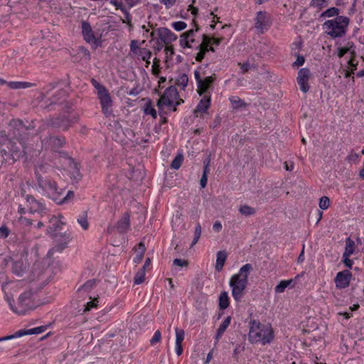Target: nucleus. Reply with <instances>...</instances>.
<instances>
[{"instance_id":"obj_23","label":"nucleus","mask_w":364,"mask_h":364,"mask_svg":"<svg viewBox=\"0 0 364 364\" xmlns=\"http://www.w3.org/2000/svg\"><path fill=\"white\" fill-rule=\"evenodd\" d=\"M45 326H39L33 328L26 331L20 330L16 332L14 334H12L13 338H19L25 335H32V334H39L43 333L45 331Z\"/></svg>"},{"instance_id":"obj_55","label":"nucleus","mask_w":364,"mask_h":364,"mask_svg":"<svg viewBox=\"0 0 364 364\" xmlns=\"http://www.w3.org/2000/svg\"><path fill=\"white\" fill-rule=\"evenodd\" d=\"M9 230L6 226L0 227V237L6 238L9 235Z\"/></svg>"},{"instance_id":"obj_29","label":"nucleus","mask_w":364,"mask_h":364,"mask_svg":"<svg viewBox=\"0 0 364 364\" xmlns=\"http://www.w3.org/2000/svg\"><path fill=\"white\" fill-rule=\"evenodd\" d=\"M10 126L14 129H16L18 134H20L21 132H24L27 129L26 126L20 119H12L10 122Z\"/></svg>"},{"instance_id":"obj_34","label":"nucleus","mask_w":364,"mask_h":364,"mask_svg":"<svg viewBox=\"0 0 364 364\" xmlns=\"http://www.w3.org/2000/svg\"><path fill=\"white\" fill-rule=\"evenodd\" d=\"M239 212L245 216L253 215L256 213L255 210L253 208L247 205H241L239 208Z\"/></svg>"},{"instance_id":"obj_13","label":"nucleus","mask_w":364,"mask_h":364,"mask_svg":"<svg viewBox=\"0 0 364 364\" xmlns=\"http://www.w3.org/2000/svg\"><path fill=\"white\" fill-rule=\"evenodd\" d=\"M26 200L29 205V212L31 213H45V210H46L45 205L41 201L37 200L33 196L26 195Z\"/></svg>"},{"instance_id":"obj_48","label":"nucleus","mask_w":364,"mask_h":364,"mask_svg":"<svg viewBox=\"0 0 364 364\" xmlns=\"http://www.w3.org/2000/svg\"><path fill=\"white\" fill-rule=\"evenodd\" d=\"M161 333L159 330H157L156 331H155L153 337L150 340V344L151 346H154L156 343H159L161 341Z\"/></svg>"},{"instance_id":"obj_16","label":"nucleus","mask_w":364,"mask_h":364,"mask_svg":"<svg viewBox=\"0 0 364 364\" xmlns=\"http://www.w3.org/2000/svg\"><path fill=\"white\" fill-rule=\"evenodd\" d=\"M198 31V28L196 29H190L188 31L182 33L180 37V45L183 48H192V43L195 42L193 38L196 32Z\"/></svg>"},{"instance_id":"obj_59","label":"nucleus","mask_w":364,"mask_h":364,"mask_svg":"<svg viewBox=\"0 0 364 364\" xmlns=\"http://www.w3.org/2000/svg\"><path fill=\"white\" fill-rule=\"evenodd\" d=\"M95 284V282L94 280L87 281L81 287V289L85 290H89L92 288Z\"/></svg>"},{"instance_id":"obj_51","label":"nucleus","mask_w":364,"mask_h":364,"mask_svg":"<svg viewBox=\"0 0 364 364\" xmlns=\"http://www.w3.org/2000/svg\"><path fill=\"white\" fill-rule=\"evenodd\" d=\"M356 55L355 56L351 55L350 59L348 61L349 68L351 70V72H353L357 68L358 61L355 60Z\"/></svg>"},{"instance_id":"obj_24","label":"nucleus","mask_w":364,"mask_h":364,"mask_svg":"<svg viewBox=\"0 0 364 364\" xmlns=\"http://www.w3.org/2000/svg\"><path fill=\"white\" fill-rule=\"evenodd\" d=\"M231 322V317L228 316L225 318V320L222 322V323L220 325L217 333L215 335V343H217L224 332L226 331L228 327L230 326Z\"/></svg>"},{"instance_id":"obj_57","label":"nucleus","mask_w":364,"mask_h":364,"mask_svg":"<svg viewBox=\"0 0 364 364\" xmlns=\"http://www.w3.org/2000/svg\"><path fill=\"white\" fill-rule=\"evenodd\" d=\"M159 1L161 4H164L166 9H169L175 4L176 0H159Z\"/></svg>"},{"instance_id":"obj_41","label":"nucleus","mask_w":364,"mask_h":364,"mask_svg":"<svg viewBox=\"0 0 364 364\" xmlns=\"http://www.w3.org/2000/svg\"><path fill=\"white\" fill-rule=\"evenodd\" d=\"M62 85H65V83H64L63 81H60V80H55V81L50 82L48 85L47 89L48 90H55V89H58L59 90H64L65 87H63Z\"/></svg>"},{"instance_id":"obj_52","label":"nucleus","mask_w":364,"mask_h":364,"mask_svg":"<svg viewBox=\"0 0 364 364\" xmlns=\"http://www.w3.org/2000/svg\"><path fill=\"white\" fill-rule=\"evenodd\" d=\"M48 168L43 164H40L36 167V180H38V176H42V173L47 172Z\"/></svg>"},{"instance_id":"obj_38","label":"nucleus","mask_w":364,"mask_h":364,"mask_svg":"<svg viewBox=\"0 0 364 364\" xmlns=\"http://www.w3.org/2000/svg\"><path fill=\"white\" fill-rule=\"evenodd\" d=\"M188 82V77L187 75L183 74L178 77L176 80V85H178L181 89L184 90L187 86Z\"/></svg>"},{"instance_id":"obj_54","label":"nucleus","mask_w":364,"mask_h":364,"mask_svg":"<svg viewBox=\"0 0 364 364\" xmlns=\"http://www.w3.org/2000/svg\"><path fill=\"white\" fill-rule=\"evenodd\" d=\"M139 47L138 46V41L136 40H132L130 43V50L134 53L137 54L139 50Z\"/></svg>"},{"instance_id":"obj_53","label":"nucleus","mask_w":364,"mask_h":364,"mask_svg":"<svg viewBox=\"0 0 364 364\" xmlns=\"http://www.w3.org/2000/svg\"><path fill=\"white\" fill-rule=\"evenodd\" d=\"M194 76L197 81L198 87H205L204 85H203V82H202V80L203 77H201L200 72L198 70H195Z\"/></svg>"},{"instance_id":"obj_43","label":"nucleus","mask_w":364,"mask_h":364,"mask_svg":"<svg viewBox=\"0 0 364 364\" xmlns=\"http://www.w3.org/2000/svg\"><path fill=\"white\" fill-rule=\"evenodd\" d=\"M176 332V343L182 344L183 341L185 337V332L183 329H180L178 328H175Z\"/></svg>"},{"instance_id":"obj_61","label":"nucleus","mask_w":364,"mask_h":364,"mask_svg":"<svg viewBox=\"0 0 364 364\" xmlns=\"http://www.w3.org/2000/svg\"><path fill=\"white\" fill-rule=\"evenodd\" d=\"M139 247L141 248V252L140 254L137 255V256L134 259L135 262H140L142 259L143 255H144V253L145 251L144 246L141 242L139 244Z\"/></svg>"},{"instance_id":"obj_47","label":"nucleus","mask_w":364,"mask_h":364,"mask_svg":"<svg viewBox=\"0 0 364 364\" xmlns=\"http://www.w3.org/2000/svg\"><path fill=\"white\" fill-rule=\"evenodd\" d=\"M144 112L146 114H150L154 118H156L157 114L156 109L151 106L150 103L146 105L144 108Z\"/></svg>"},{"instance_id":"obj_3","label":"nucleus","mask_w":364,"mask_h":364,"mask_svg":"<svg viewBox=\"0 0 364 364\" xmlns=\"http://www.w3.org/2000/svg\"><path fill=\"white\" fill-rule=\"evenodd\" d=\"M63 218V216L61 214H58V216L53 215L49 220L50 226L48 228L47 232L48 234L52 235L55 242H56V245L48 252V255L50 256L56 252H62L67 247V245L70 240L69 235L66 233L53 234V232L56 230H60L62 226L65 224V223L62 220Z\"/></svg>"},{"instance_id":"obj_25","label":"nucleus","mask_w":364,"mask_h":364,"mask_svg":"<svg viewBox=\"0 0 364 364\" xmlns=\"http://www.w3.org/2000/svg\"><path fill=\"white\" fill-rule=\"evenodd\" d=\"M227 259V253L225 251H219L217 253L216 258V264H215V270L217 272H220L225 263Z\"/></svg>"},{"instance_id":"obj_11","label":"nucleus","mask_w":364,"mask_h":364,"mask_svg":"<svg viewBox=\"0 0 364 364\" xmlns=\"http://www.w3.org/2000/svg\"><path fill=\"white\" fill-rule=\"evenodd\" d=\"M352 276V273L348 269L338 272L335 278L336 287L340 289L347 288L350 284Z\"/></svg>"},{"instance_id":"obj_50","label":"nucleus","mask_w":364,"mask_h":364,"mask_svg":"<svg viewBox=\"0 0 364 364\" xmlns=\"http://www.w3.org/2000/svg\"><path fill=\"white\" fill-rule=\"evenodd\" d=\"M172 26L176 31H181L186 28L187 24L184 21H176L172 23Z\"/></svg>"},{"instance_id":"obj_56","label":"nucleus","mask_w":364,"mask_h":364,"mask_svg":"<svg viewBox=\"0 0 364 364\" xmlns=\"http://www.w3.org/2000/svg\"><path fill=\"white\" fill-rule=\"evenodd\" d=\"M97 302V299H95V300L87 302V304L85 306L83 311L86 312V311H90L92 308L96 307Z\"/></svg>"},{"instance_id":"obj_27","label":"nucleus","mask_w":364,"mask_h":364,"mask_svg":"<svg viewBox=\"0 0 364 364\" xmlns=\"http://www.w3.org/2000/svg\"><path fill=\"white\" fill-rule=\"evenodd\" d=\"M215 80V74H213L211 76L204 77L202 80V82H203V85H204V87H198V89H199L198 91H206L208 89H211L212 85Z\"/></svg>"},{"instance_id":"obj_60","label":"nucleus","mask_w":364,"mask_h":364,"mask_svg":"<svg viewBox=\"0 0 364 364\" xmlns=\"http://www.w3.org/2000/svg\"><path fill=\"white\" fill-rule=\"evenodd\" d=\"M305 59L303 55H297L296 60L293 63L294 66H301L304 63Z\"/></svg>"},{"instance_id":"obj_36","label":"nucleus","mask_w":364,"mask_h":364,"mask_svg":"<svg viewBox=\"0 0 364 364\" xmlns=\"http://www.w3.org/2000/svg\"><path fill=\"white\" fill-rule=\"evenodd\" d=\"M328 0H311L309 6L318 10H321L328 5Z\"/></svg>"},{"instance_id":"obj_35","label":"nucleus","mask_w":364,"mask_h":364,"mask_svg":"<svg viewBox=\"0 0 364 364\" xmlns=\"http://www.w3.org/2000/svg\"><path fill=\"white\" fill-rule=\"evenodd\" d=\"M24 269L25 268L23 267L22 262L18 261L14 262L12 266V271L15 274H16L17 276L22 275L23 272H24Z\"/></svg>"},{"instance_id":"obj_9","label":"nucleus","mask_w":364,"mask_h":364,"mask_svg":"<svg viewBox=\"0 0 364 364\" xmlns=\"http://www.w3.org/2000/svg\"><path fill=\"white\" fill-rule=\"evenodd\" d=\"M77 119L78 117L76 114H72L51 119L49 124L53 127H58L65 130L69 128L71 124L77 122Z\"/></svg>"},{"instance_id":"obj_7","label":"nucleus","mask_w":364,"mask_h":364,"mask_svg":"<svg viewBox=\"0 0 364 364\" xmlns=\"http://www.w3.org/2000/svg\"><path fill=\"white\" fill-rule=\"evenodd\" d=\"M178 92H164V95L157 102L159 109L167 108L169 110L176 111V106L183 102L182 100H178Z\"/></svg>"},{"instance_id":"obj_2","label":"nucleus","mask_w":364,"mask_h":364,"mask_svg":"<svg viewBox=\"0 0 364 364\" xmlns=\"http://www.w3.org/2000/svg\"><path fill=\"white\" fill-rule=\"evenodd\" d=\"M252 270V265L247 263L240 267L237 274L231 277L229 285L232 289V296L236 301H240L244 296L248 284V277Z\"/></svg>"},{"instance_id":"obj_12","label":"nucleus","mask_w":364,"mask_h":364,"mask_svg":"<svg viewBox=\"0 0 364 364\" xmlns=\"http://www.w3.org/2000/svg\"><path fill=\"white\" fill-rule=\"evenodd\" d=\"M65 144V139L55 136H48L42 140L43 146L46 149L57 150Z\"/></svg>"},{"instance_id":"obj_44","label":"nucleus","mask_w":364,"mask_h":364,"mask_svg":"<svg viewBox=\"0 0 364 364\" xmlns=\"http://www.w3.org/2000/svg\"><path fill=\"white\" fill-rule=\"evenodd\" d=\"M200 235H201V226H200V223H198L195 228L194 238H193L192 244L191 245V247H193L198 242V241L200 237Z\"/></svg>"},{"instance_id":"obj_18","label":"nucleus","mask_w":364,"mask_h":364,"mask_svg":"<svg viewBox=\"0 0 364 364\" xmlns=\"http://www.w3.org/2000/svg\"><path fill=\"white\" fill-rule=\"evenodd\" d=\"M309 75L310 71L307 68H302L298 73L297 82L301 91H308L309 89L308 84Z\"/></svg>"},{"instance_id":"obj_28","label":"nucleus","mask_w":364,"mask_h":364,"mask_svg":"<svg viewBox=\"0 0 364 364\" xmlns=\"http://www.w3.org/2000/svg\"><path fill=\"white\" fill-rule=\"evenodd\" d=\"M355 250V242L350 237H348L346 240V248L343 253V257L350 256Z\"/></svg>"},{"instance_id":"obj_33","label":"nucleus","mask_w":364,"mask_h":364,"mask_svg":"<svg viewBox=\"0 0 364 364\" xmlns=\"http://www.w3.org/2000/svg\"><path fill=\"white\" fill-rule=\"evenodd\" d=\"M183 161V155L182 153H178L174 159L172 161L171 167L173 169L178 170L181 166Z\"/></svg>"},{"instance_id":"obj_32","label":"nucleus","mask_w":364,"mask_h":364,"mask_svg":"<svg viewBox=\"0 0 364 364\" xmlns=\"http://www.w3.org/2000/svg\"><path fill=\"white\" fill-rule=\"evenodd\" d=\"M77 222L80 225L83 230H87L89 228V223L87 220V212H83L80 214L77 219Z\"/></svg>"},{"instance_id":"obj_30","label":"nucleus","mask_w":364,"mask_h":364,"mask_svg":"<svg viewBox=\"0 0 364 364\" xmlns=\"http://www.w3.org/2000/svg\"><path fill=\"white\" fill-rule=\"evenodd\" d=\"M229 306V296L226 291H223L219 296V306L221 309H225Z\"/></svg>"},{"instance_id":"obj_1","label":"nucleus","mask_w":364,"mask_h":364,"mask_svg":"<svg viewBox=\"0 0 364 364\" xmlns=\"http://www.w3.org/2000/svg\"><path fill=\"white\" fill-rule=\"evenodd\" d=\"M248 340L251 343H261L264 346L270 343L274 333L269 323L263 324L256 320H250L249 322Z\"/></svg>"},{"instance_id":"obj_17","label":"nucleus","mask_w":364,"mask_h":364,"mask_svg":"<svg viewBox=\"0 0 364 364\" xmlns=\"http://www.w3.org/2000/svg\"><path fill=\"white\" fill-rule=\"evenodd\" d=\"M0 84L4 85L6 84L9 89L11 90H23L31 88L36 86V83H31L29 82H21V81H16V82H6L4 79L0 78Z\"/></svg>"},{"instance_id":"obj_10","label":"nucleus","mask_w":364,"mask_h":364,"mask_svg":"<svg viewBox=\"0 0 364 364\" xmlns=\"http://www.w3.org/2000/svg\"><path fill=\"white\" fill-rule=\"evenodd\" d=\"M210 44L209 36L203 34L202 36V42L196 47V49L199 50L195 57L196 61L201 62L205 53L208 51L215 52L214 48L210 46Z\"/></svg>"},{"instance_id":"obj_14","label":"nucleus","mask_w":364,"mask_h":364,"mask_svg":"<svg viewBox=\"0 0 364 364\" xmlns=\"http://www.w3.org/2000/svg\"><path fill=\"white\" fill-rule=\"evenodd\" d=\"M156 32L159 38L165 45H168L175 41L177 38L175 33H173L170 29L165 27L159 28Z\"/></svg>"},{"instance_id":"obj_31","label":"nucleus","mask_w":364,"mask_h":364,"mask_svg":"<svg viewBox=\"0 0 364 364\" xmlns=\"http://www.w3.org/2000/svg\"><path fill=\"white\" fill-rule=\"evenodd\" d=\"M340 14V9L336 7H331L328 9H326L325 11H323L321 14V18H326V17H333V16H339L338 14Z\"/></svg>"},{"instance_id":"obj_62","label":"nucleus","mask_w":364,"mask_h":364,"mask_svg":"<svg viewBox=\"0 0 364 364\" xmlns=\"http://www.w3.org/2000/svg\"><path fill=\"white\" fill-rule=\"evenodd\" d=\"M209 39L210 41V43L218 46L221 43V42L223 41V38H215V37H209Z\"/></svg>"},{"instance_id":"obj_15","label":"nucleus","mask_w":364,"mask_h":364,"mask_svg":"<svg viewBox=\"0 0 364 364\" xmlns=\"http://www.w3.org/2000/svg\"><path fill=\"white\" fill-rule=\"evenodd\" d=\"M98 94L103 112L106 115H110L112 112V100L109 92H98Z\"/></svg>"},{"instance_id":"obj_58","label":"nucleus","mask_w":364,"mask_h":364,"mask_svg":"<svg viewBox=\"0 0 364 364\" xmlns=\"http://www.w3.org/2000/svg\"><path fill=\"white\" fill-rule=\"evenodd\" d=\"M173 265L178 267H186L188 265V262L186 260H183L181 259H175L173 262Z\"/></svg>"},{"instance_id":"obj_4","label":"nucleus","mask_w":364,"mask_h":364,"mask_svg":"<svg viewBox=\"0 0 364 364\" xmlns=\"http://www.w3.org/2000/svg\"><path fill=\"white\" fill-rule=\"evenodd\" d=\"M350 19L347 16H340L334 19L328 20L323 23V28L327 35L333 38L343 37L346 35Z\"/></svg>"},{"instance_id":"obj_49","label":"nucleus","mask_w":364,"mask_h":364,"mask_svg":"<svg viewBox=\"0 0 364 364\" xmlns=\"http://www.w3.org/2000/svg\"><path fill=\"white\" fill-rule=\"evenodd\" d=\"M18 223L23 228L29 227L33 224V221L31 219L23 216L18 218Z\"/></svg>"},{"instance_id":"obj_46","label":"nucleus","mask_w":364,"mask_h":364,"mask_svg":"<svg viewBox=\"0 0 364 364\" xmlns=\"http://www.w3.org/2000/svg\"><path fill=\"white\" fill-rule=\"evenodd\" d=\"M230 100L234 109H237L245 105V104L239 97H232Z\"/></svg>"},{"instance_id":"obj_20","label":"nucleus","mask_w":364,"mask_h":364,"mask_svg":"<svg viewBox=\"0 0 364 364\" xmlns=\"http://www.w3.org/2000/svg\"><path fill=\"white\" fill-rule=\"evenodd\" d=\"M116 228L120 233L127 232L130 228L129 215L125 213L122 218L117 222Z\"/></svg>"},{"instance_id":"obj_22","label":"nucleus","mask_w":364,"mask_h":364,"mask_svg":"<svg viewBox=\"0 0 364 364\" xmlns=\"http://www.w3.org/2000/svg\"><path fill=\"white\" fill-rule=\"evenodd\" d=\"M337 55L339 58L344 56L345 54L350 53V56L355 55V45L353 42L348 41L343 47H338L337 48Z\"/></svg>"},{"instance_id":"obj_64","label":"nucleus","mask_w":364,"mask_h":364,"mask_svg":"<svg viewBox=\"0 0 364 364\" xmlns=\"http://www.w3.org/2000/svg\"><path fill=\"white\" fill-rule=\"evenodd\" d=\"M350 256L343 257V263L348 268H352L353 264V262L352 259H349Z\"/></svg>"},{"instance_id":"obj_8","label":"nucleus","mask_w":364,"mask_h":364,"mask_svg":"<svg viewBox=\"0 0 364 364\" xmlns=\"http://www.w3.org/2000/svg\"><path fill=\"white\" fill-rule=\"evenodd\" d=\"M272 24L269 15L266 11H258L255 18V28L259 33H263Z\"/></svg>"},{"instance_id":"obj_5","label":"nucleus","mask_w":364,"mask_h":364,"mask_svg":"<svg viewBox=\"0 0 364 364\" xmlns=\"http://www.w3.org/2000/svg\"><path fill=\"white\" fill-rule=\"evenodd\" d=\"M37 186L38 191L55 202L59 201L60 195L64 193V190L59 188L55 181L43 176H38Z\"/></svg>"},{"instance_id":"obj_37","label":"nucleus","mask_w":364,"mask_h":364,"mask_svg":"<svg viewBox=\"0 0 364 364\" xmlns=\"http://www.w3.org/2000/svg\"><path fill=\"white\" fill-rule=\"evenodd\" d=\"M137 54L141 58L142 60L146 61L148 63H149V60L151 57V52L149 50L145 48H140Z\"/></svg>"},{"instance_id":"obj_26","label":"nucleus","mask_w":364,"mask_h":364,"mask_svg":"<svg viewBox=\"0 0 364 364\" xmlns=\"http://www.w3.org/2000/svg\"><path fill=\"white\" fill-rule=\"evenodd\" d=\"M294 284V279L282 280L274 288V291L277 294L283 293L286 288Z\"/></svg>"},{"instance_id":"obj_19","label":"nucleus","mask_w":364,"mask_h":364,"mask_svg":"<svg viewBox=\"0 0 364 364\" xmlns=\"http://www.w3.org/2000/svg\"><path fill=\"white\" fill-rule=\"evenodd\" d=\"M82 33L84 40L87 43H95L96 38L94 35L92 27L87 21H83L82 22Z\"/></svg>"},{"instance_id":"obj_21","label":"nucleus","mask_w":364,"mask_h":364,"mask_svg":"<svg viewBox=\"0 0 364 364\" xmlns=\"http://www.w3.org/2000/svg\"><path fill=\"white\" fill-rule=\"evenodd\" d=\"M210 96L205 95L197 105L195 113H206L210 105Z\"/></svg>"},{"instance_id":"obj_39","label":"nucleus","mask_w":364,"mask_h":364,"mask_svg":"<svg viewBox=\"0 0 364 364\" xmlns=\"http://www.w3.org/2000/svg\"><path fill=\"white\" fill-rule=\"evenodd\" d=\"M145 278V271L144 267H142L140 269L136 274L134 279V284H140L144 281Z\"/></svg>"},{"instance_id":"obj_40","label":"nucleus","mask_w":364,"mask_h":364,"mask_svg":"<svg viewBox=\"0 0 364 364\" xmlns=\"http://www.w3.org/2000/svg\"><path fill=\"white\" fill-rule=\"evenodd\" d=\"M73 197H74L73 191H68L65 196H63V194L60 195V196L59 198H60L59 201H55V203L58 204L66 203L69 202L70 200H71L73 198Z\"/></svg>"},{"instance_id":"obj_6","label":"nucleus","mask_w":364,"mask_h":364,"mask_svg":"<svg viewBox=\"0 0 364 364\" xmlns=\"http://www.w3.org/2000/svg\"><path fill=\"white\" fill-rule=\"evenodd\" d=\"M32 296L31 291L22 293L18 299L17 306H14L11 300H8L11 309L16 314H25L28 310L32 309Z\"/></svg>"},{"instance_id":"obj_42","label":"nucleus","mask_w":364,"mask_h":364,"mask_svg":"<svg viewBox=\"0 0 364 364\" xmlns=\"http://www.w3.org/2000/svg\"><path fill=\"white\" fill-rule=\"evenodd\" d=\"M109 3L114 6L117 9H120L127 18L129 16V13L127 10L124 7L123 4L122 2H119L117 0H109Z\"/></svg>"},{"instance_id":"obj_63","label":"nucleus","mask_w":364,"mask_h":364,"mask_svg":"<svg viewBox=\"0 0 364 364\" xmlns=\"http://www.w3.org/2000/svg\"><path fill=\"white\" fill-rule=\"evenodd\" d=\"M222 228H223V225L220 221H216L213 225V229L216 232H220Z\"/></svg>"},{"instance_id":"obj_45","label":"nucleus","mask_w":364,"mask_h":364,"mask_svg":"<svg viewBox=\"0 0 364 364\" xmlns=\"http://www.w3.org/2000/svg\"><path fill=\"white\" fill-rule=\"evenodd\" d=\"M330 205V200L327 196H323L319 200V208L322 210H326Z\"/></svg>"}]
</instances>
